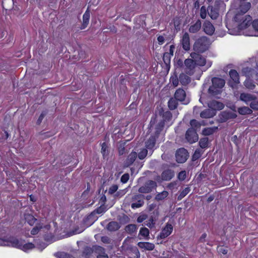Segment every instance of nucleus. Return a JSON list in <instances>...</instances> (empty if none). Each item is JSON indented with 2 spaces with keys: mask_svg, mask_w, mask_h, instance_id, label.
<instances>
[{
  "mask_svg": "<svg viewBox=\"0 0 258 258\" xmlns=\"http://www.w3.org/2000/svg\"><path fill=\"white\" fill-rule=\"evenodd\" d=\"M251 4L249 2L241 4L239 7L240 12L236 14L234 20L236 27H240V29L245 28L251 22L252 18L249 15L244 14L249 10Z\"/></svg>",
  "mask_w": 258,
  "mask_h": 258,
  "instance_id": "obj_1",
  "label": "nucleus"
},
{
  "mask_svg": "<svg viewBox=\"0 0 258 258\" xmlns=\"http://www.w3.org/2000/svg\"><path fill=\"white\" fill-rule=\"evenodd\" d=\"M251 24V22L245 28L240 29V27L233 28H229L228 31L229 34L233 35H244L246 36H258V20H255L252 23V29H250L249 27Z\"/></svg>",
  "mask_w": 258,
  "mask_h": 258,
  "instance_id": "obj_2",
  "label": "nucleus"
},
{
  "mask_svg": "<svg viewBox=\"0 0 258 258\" xmlns=\"http://www.w3.org/2000/svg\"><path fill=\"white\" fill-rule=\"evenodd\" d=\"M7 246L17 248L25 252H28L35 247L34 244L31 242L25 243L24 240H19L14 237H11L8 239Z\"/></svg>",
  "mask_w": 258,
  "mask_h": 258,
  "instance_id": "obj_3",
  "label": "nucleus"
},
{
  "mask_svg": "<svg viewBox=\"0 0 258 258\" xmlns=\"http://www.w3.org/2000/svg\"><path fill=\"white\" fill-rule=\"evenodd\" d=\"M212 85L209 88V93L213 96L220 94L221 89L225 84V80L221 78L215 77L212 79Z\"/></svg>",
  "mask_w": 258,
  "mask_h": 258,
  "instance_id": "obj_4",
  "label": "nucleus"
},
{
  "mask_svg": "<svg viewBox=\"0 0 258 258\" xmlns=\"http://www.w3.org/2000/svg\"><path fill=\"white\" fill-rule=\"evenodd\" d=\"M239 100L246 104H249L254 110H258V100L254 94L248 93H242L239 96Z\"/></svg>",
  "mask_w": 258,
  "mask_h": 258,
  "instance_id": "obj_5",
  "label": "nucleus"
},
{
  "mask_svg": "<svg viewBox=\"0 0 258 258\" xmlns=\"http://www.w3.org/2000/svg\"><path fill=\"white\" fill-rule=\"evenodd\" d=\"M209 45L210 41L209 39L203 36L199 38L195 41L193 45V49L198 53H203L209 48Z\"/></svg>",
  "mask_w": 258,
  "mask_h": 258,
  "instance_id": "obj_6",
  "label": "nucleus"
},
{
  "mask_svg": "<svg viewBox=\"0 0 258 258\" xmlns=\"http://www.w3.org/2000/svg\"><path fill=\"white\" fill-rule=\"evenodd\" d=\"M172 117V114L170 111H166L163 113V120L155 126L156 136H157L162 130L165 122L169 121L171 119Z\"/></svg>",
  "mask_w": 258,
  "mask_h": 258,
  "instance_id": "obj_7",
  "label": "nucleus"
},
{
  "mask_svg": "<svg viewBox=\"0 0 258 258\" xmlns=\"http://www.w3.org/2000/svg\"><path fill=\"white\" fill-rule=\"evenodd\" d=\"M196 63L191 58H187L184 60L183 69L185 73L189 75H192L195 72Z\"/></svg>",
  "mask_w": 258,
  "mask_h": 258,
  "instance_id": "obj_8",
  "label": "nucleus"
},
{
  "mask_svg": "<svg viewBox=\"0 0 258 258\" xmlns=\"http://www.w3.org/2000/svg\"><path fill=\"white\" fill-rule=\"evenodd\" d=\"M175 157L176 161L178 163H184L187 159L188 152L186 149L184 148H180L177 150Z\"/></svg>",
  "mask_w": 258,
  "mask_h": 258,
  "instance_id": "obj_9",
  "label": "nucleus"
},
{
  "mask_svg": "<svg viewBox=\"0 0 258 258\" xmlns=\"http://www.w3.org/2000/svg\"><path fill=\"white\" fill-rule=\"evenodd\" d=\"M144 204V196L142 195H135L132 198L131 207L137 209L142 207Z\"/></svg>",
  "mask_w": 258,
  "mask_h": 258,
  "instance_id": "obj_10",
  "label": "nucleus"
},
{
  "mask_svg": "<svg viewBox=\"0 0 258 258\" xmlns=\"http://www.w3.org/2000/svg\"><path fill=\"white\" fill-rule=\"evenodd\" d=\"M185 139L190 144L196 142L198 140V136L195 129L188 128L185 134Z\"/></svg>",
  "mask_w": 258,
  "mask_h": 258,
  "instance_id": "obj_11",
  "label": "nucleus"
},
{
  "mask_svg": "<svg viewBox=\"0 0 258 258\" xmlns=\"http://www.w3.org/2000/svg\"><path fill=\"white\" fill-rule=\"evenodd\" d=\"M191 58L194 60L196 63V65L197 64L199 66H204L206 63V58L202 56L201 54L197 52H191L190 54Z\"/></svg>",
  "mask_w": 258,
  "mask_h": 258,
  "instance_id": "obj_12",
  "label": "nucleus"
},
{
  "mask_svg": "<svg viewBox=\"0 0 258 258\" xmlns=\"http://www.w3.org/2000/svg\"><path fill=\"white\" fill-rule=\"evenodd\" d=\"M174 97L180 102H183L184 104H187L189 103L188 99H186V93L185 91L181 88L178 89L174 93Z\"/></svg>",
  "mask_w": 258,
  "mask_h": 258,
  "instance_id": "obj_13",
  "label": "nucleus"
},
{
  "mask_svg": "<svg viewBox=\"0 0 258 258\" xmlns=\"http://www.w3.org/2000/svg\"><path fill=\"white\" fill-rule=\"evenodd\" d=\"M132 240V238L127 237L123 242L122 247L124 249L131 250L134 252L137 256L140 255V252L136 247L133 246L130 244L131 241Z\"/></svg>",
  "mask_w": 258,
  "mask_h": 258,
  "instance_id": "obj_14",
  "label": "nucleus"
},
{
  "mask_svg": "<svg viewBox=\"0 0 258 258\" xmlns=\"http://www.w3.org/2000/svg\"><path fill=\"white\" fill-rule=\"evenodd\" d=\"M173 231V226L169 222L167 223L165 227L162 229L159 237L161 239H164L171 234Z\"/></svg>",
  "mask_w": 258,
  "mask_h": 258,
  "instance_id": "obj_15",
  "label": "nucleus"
},
{
  "mask_svg": "<svg viewBox=\"0 0 258 258\" xmlns=\"http://www.w3.org/2000/svg\"><path fill=\"white\" fill-rule=\"evenodd\" d=\"M180 43L182 45V48L185 51H188L190 50V39L189 34L185 32L183 34L182 38L180 40Z\"/></svg>",
  "mask_w": 258,
  "mask_h": 258,
  "instance_id": "obj_16",
  "label": "nucleus"
},
{
  "mask_svg": "<svg viewBox=\"0 0 258 258\" xmlns=\"http://www.w3.org/2000/svg\"><path fill=\"white\" fill-rule=\"evenodd\" d=\"M203 29L204 32L208 35H212L215 32V27L209 21H205L203 24Z\"/></svg>",
  "mask_w": 258,
  "mask_h": 258,
  "instance_id": "obj_17",
  "label": "nucleus"
},
{
  "mask_svg": "<svg viewBox=\"0 0 258 258\" xmlns=\"http://www.w3.org/2000/svg\"><path fill=\"white\" fill-rule=\"evenodd\" d=\"M94 253L97 254V258H108V255L105 253V249L100 246H94Z\"/></svg>",
  "mask_w": 258,
  "mask_h": 258,
  "instance_id": "obj_18",
  "label": "nucleus"
},
{
  "mask_svg": "<svg viewBox=\"0 0 258 258\" xmlns=\"http://www.w3.org/2000/svg\"><path fill=\"white\" fill-rule=\"evenodd\" d=\"M208 105L211 110H221L224 107V105L220 102L217 101L216 100H212L208 103Z\"/></svg>",
  "mask_w": 258,
  "mask_h": 258,
  "instance_id": "obj_19",
  "label": "nucleus"
},
{
  "mask_svg": "<svg viewBox=\"0 0 258 258\" xmlns=\"http://www.w3.org/2000/svg\"><path fill=\"white\" fill-rule=\"evenodd\" d=\"M158 215V211L157 210L153 212V215L151 216V217L146 221L145 225L150 228L153 227Z\"/></svg>",
  "mask_w": 258,
  "mask_h": 258,
  "instance_id": "obj_20",
  "label": "nucleus"
},
{
  "mask_svg": "<svg viewBox=\"0 0 258 258\" xmlns=\"http://www.w3.org/2000/svg\"><path fill=\"white\" fill-rule=\"evenodd\" d=\"M138 246L140 248L149 251L153 250L155 248V245L153 243L148 242H139Z\"/></svg>",
  "mask_w": 258,
  "mask_h": 258,
  "instance_id": "obj_21",
  "label": "nucleus"
},
{
  "mask_svg": "<svg viewBox=\"0 0 258 258\" xmlns=\"http://www.w3.org/2000/svg\"><path fill=\"white\" fill-rule=\"evenodd\" d=\"M174 171L168 169L162 172L161 177L162 180L168 181L171 179L174 176Z\"/></svg>",
  "mask_w": 258,
  "mask_h": 258,
  "instance_id": "obj_22",
  "label": "nucleus"
},
{
  "mask_svg": "<svg viewBox=\"0 0 258 258\" xmlns=\"http://www.w3.org/2000/svg\"><path fill=\"white\" fill-rule=\"evenodd\" d=\"M207 11L211 19L215 20L218 17L219 12L217 9L214 8L213 6H209Z\"/></svg>",
  "mask_w": 258,
  "mask_h": 258,
  "instance_id": "obj_23",
  "label": "nucleus"
},
{
  "mask_svg": "<svg viewBox=\"0 0 258 258\" xmlns=\"http://www.w3.org/2000/svg\"><path fill=\"white\" fill-rule=\"evenodd\" d=\"M201 26H202V23H201V21L199 20L197 21L194 24L191 25L189 27L188 31L190 33H197L200 30V29L201 28Z\"/></svg>",
  "mask_w": 258,
  "mask_h": 258,
  "instance_id": "obj_24",
  "label": "nucleus"
},
{
  "mask_svg": "<svg viewBox=\"0 0 258 258\" xmlns=\"http://www.w3.org/2000/svg\"><path fill=\"white\" fill-rule=\"evenodd\" d=\"M137 157V153L136 152H132L128 156L126 161H125V165L126 166H129L132 165L134 162L135 161Z\"/></svg>",
  "mask_w": 258,
  "mask_h": 258,
  "instance_id": "obj_25",
  "label": "nucleus"
},
{
  "mask_svg": "<svg viewBox=\"0 0 258 258\" xmlns=\"http://www.w3.org/2000/svg\"><path fill=\"white\" fill-rule=\"evenodd\" d=\"M90 19V12L87 10L83 16V23L81 27V29H84L88 26Z\"/></svg>",
  "mask_w": 258,
  "mask_h": 258,
  "instance_id": "obj_26",
  "label": "nucleus"
},
{
  "mask_svg": "<svg viewBox=\"0 0 258 258\" xmlns=\"http://www.w3.org/2000/svg\"><path fill=\"white\" fill-rule=\"evenodd\" d=\"M215 115V111L210 109H205L200 113V116L203 118H211L213 117Z\"/></svg>",
  "mask_w": 258,
  "mask_h": 258,
  "instance_id": "obj_27",
  "label": "nucleus"
},
{
  "mask_svg": "<svg viewBox=\"0 0 258 258\" xmlns=\"http://www.w3.org/2000/svg\"><path fill=\"white\" fill-rule=\"evenodd\" d=\"M156 139L155 136H151L145 143L146 148L149 150L153 149L155 145Z\"/></svg>",
  "mask_w": 258,
  "mask_h": 258,
  "instance_id": "obj_28",
  "label": "nucleus"
},
{
  "mask_svg": "<svg viewBox=\"0 0 258 258\" xmlns=\"http://www.w3.org/2000/svg\"><path fill=\"white\" fill-rule=\"evenodd\" d=\"M24 219L25 221L31 226L33 225L37 220L32 215L29 213H25L24 214Z\"/></svg>",
  "mask_w": 258,
  "mask_h": 258,
  "instance_id": "obj_29",
  "label": "nucleus"
},
{
  "mask_svg": "<svg viewBox=\"0 0 258 258\" xmlns=\"http://www.w3.org/2000/svg\"><path fill=\"white\" fill-rule=\"evenodd\" d=\"M229 76L231 79L235 84H238L239 83V75L236 71L235 70H231L229 72Z\"/></svg>",
  "mask_w": 258,
  "mask_h": 258,
  "instance_id": "obj_30",
  "label": "nucleus"
},
{
  "mask_svg": "<svg viewBox=\"0 0 258 258\" xmlns=\"http://www.w3.org/2000/svg\"><path fill=\"white\" fill-rule=\"evenodd\" d=\"M149 233V230L147 228L142 227L140 230L139 236H141L145 239L149 240L150 239Z\"/></svg>",
  "mask_w": 258,
  "mask_h": 258,
  "instance_id": "obj_31",
  "label": "nucleus"
},
{
  "mask_svg": "<svg viewBox=\"0 0 258 258\" xmlns=\"http://www.w3.org/2000/svg\"><path fill=\"white\" fill-rule=\"evenodd\" d=\"M120 228L119 224L118 222L112 221L108 223L107 228L109 231H114L117 230Z\"/></svg>",
  "mask_w": 258,
  "mask_h": 258,
  "instance_id": "obj_32",
  "label": "nucleus"
},
{
  "mask_svg": "<svg viewBox=\"0 0 258 258\" xmlns=\"http://www.w3.org/2000/svg\"><path fill=\"white\" fill-rule=\"evenodd\" d=\"M179 80L182 85H186L190 82V78L184 74H181L179 75Z\"/></svg>",
  "mask_w": 258,
  "mask_h": 258,
  "instance_id": "obj_33",
  "label": "nucleus"
},
{
  "mask_svg": "<svg viewBox=\"0 0 258 258\" xmlns=\"http://www.w3.org/2000/svg\"><path fill=\"white\" fill-rule=\"evenodd\" d=\"M177 100H176L175 97L171 98L168 102V106L170 110H174L176 109L178 105Z\"/></svg>",
  "mask_w": 258,
  "mask_h": 258,
  "instance_id": "obj_34",
  "label": "nucleus"
},
{
  "mask_svg": "<svg viewBox=\"0 0 258 258\" xmlns=\"http://www.w3.org/2000/svg\"><path fill=\"white\" fill-rule=\"evenodd\" d=\"M217 129L218 127L217 126L207 127L203 130L202 133L205 136H209L213 134Z\"/></svg>",
  "mask_w": 258,
  "mask_h": 258,
  "instance_id": "obj_35",
  "label": "nucleus"
},
{
  "mask_svg": "<svg viewBox=\"0 0 258 258\" xmlns=\"http://www.w3.org/2000/svg\"><path fill=\"white\" fill-rule=\"evenodd\" d=\"M93 252H94V246L92 247H86L82 252V256L85 257L90 256Z\"/></svg>",
  "mask_w": 258,
  "mask_h": 258,
  "instance_id": "obj_36",
  "label": "nucleus"
},
{
  "mask_svg": "<svg viewBox=\"0 0 258 258\" xmlns=\"http://www.w3.org/2000/svg\"><path fill=\"white\" fill-rule=\"evenodd\" d=\"M238 112L240 114L245 115L251 113V110L248 107L243 106L238 108Z\"/></svg>",
  "mask_w": 258,
  "mask_h": 258,
  "instance_id": "obj_37",
  "label": "nucleus"
},
{
  "mask_svg": "<svg viewBox=\"0 0 258 258\" xmlns=\"http://www.w3.org/2000/svg\"><path fill=\"white\" fill-rule=\"evenodd\" d=\"M230 114L226 111L222 112L219 115V120L221 122H224L230 118Z\"/></svg>",
  "mask_w": 258,
  "mask_h": 258,
  "instance_id": "obj_38",
  "label": "nucleus"
},
{
  "mask_svg": "<svg viewBox=\"0 0 258 258\" xmlns=\"http://www.w3.org/2000/svg\"><path fill=\"white\" fill-rule=\"evenodd\" d=\"M168 192L166 190H164L161 192H159L155 197L156 200L159 201L165 199L168 195Z\"/></svg>",
  "mask_w": 258,
  "mask_h": 258,
  "instance_id": "obj_39",
  "label": "nucleus"
},
{
  "mask_svg": "<svg viewBox=\"0 0 258 258\" xmlns=\"http://www.w3.org/2000/svg\"><path fill=\"white\" fill-rule=\"evenodd\" d=\"M137 226L135 224H129L125 228V230L129 234H132L137 230Z\"/></svg>",
  "mask_w": 258,
  "mask_h": 258,
  "instance_id": "obj_40",
  "label": "nucleus"
},
{
  "mask_svg": "<svg viewBox=\"0 0 258 258\" xmlns=\"http://www.w3.org/2000/svg\"><path fill=\"white\" fill-rule=\"evenodd\" d=\"M244 85L246 88L250 90L253 89L255 86L253 81L249 79H246L244 82Z\"/></svg>",
  "mask_w": 258,
  "mask_h": 258,
  "instance_id": "obj_41",
  "label": "nucleus"
},
{
  "mask_svg": "<svg viewBox=\"0 0 258 258\" xmlns=\"http://www.w3.org/2000/svg\"><path fill=\"white\" fill-rule=\"evenodd\" d=\"M42 228V225L41 224L39 223L32 229L31 231V234L33 235L37 234L39 231Z\"/></svg>",
  "mask_w": 258,
  "mask_h": 258,
  "instance_id": "obj_42",
  "label": "nucleus"
},
{
  "mask_svg": "<svg viewBox=\"0 0 258 258\" xmlns=\"http://www.w3.org/2000/svg\"><path fill=\"white\" fill-rule=\"evenodd\" d=\"M199 145L202 148H206L208 145V138L207 137L201 139L199 141Z\"/></svg>",
  "mask_w": 258,
  "mask_h": 258,
  "instance_id": "obj_43",
  "label": "nucleus"
},
{
  "mask_svg": "<svg viewBox=\"0 0 258 258\" xmlns=\"http://www.w3.org/2000/svg\"><path fill=\"white\" fill-rule=\"evenodd\" d=\"M202 151L200 149H197L195 151L194 154L192 156V159L194 161H195L199 158H200L202 155Z\"/></svg>",
  "mask_w": 258,
  "mask_h": 258,
  "instance_id": "obj_44",
  "label": "nucleus"
},
{
  "mask_svg": "<svg viewBox=\"0 0 258 258\" xmlns=\"http://www.w3.org/2000/svg\"><path fill=\"white\" fill-rule=\"evenodd\" d=\"M139 191L141 193H149L151 192V188H149L145 183L144 185L140 187Z\"/></svg>",
  "mask_w": 258,
  "mask_h": 258,
  "instance_id": "obj_45",
  "label": "nucleus"
},
{
  "mask_svg": "<svg viewBox=\"0 0 258 258\" xmlns=\"http://www.w3.org/2000/svg\"><path fill=\"white\" fill-rule=\"evenodd\" d=\"M147 153H148V151H147V149H143L139 153L138 158L142 160L146 157Z\"/></svg>",
  "mask_w": 258,
  "mask_h": 258,
  "instance_id": "obj_46",
  "label": "nucleus"
},
{
  "mask_svg": "<svg viewBox=\"0 0 258 258\" xmlns=\"http://www.w3.org/2000/svg\"><path fill=\"white\" fill-rule=\"evenodd\" d=\"M190 191V188L189 187H185L182 190L179 195L178 199L181 200L182 198L187 195Z\"/></svg>",
  "mask_w": 258,
  "mask_h": 258,
  "instance_id": "obj_47",
  "label": "nucleus"
},
{
  "mask_svg": "<svg viewBox=\"0 0 258 258\" xmlns=\"http://www.w3.org/2000/svg\"><path fill=\"white\" fill-rule=\"evenodd\" d=\"M207 9L205 6H202L200 10V17L203 19H205L207 17Z\"/></svg>",
  "mask_w": 258,
  "mask_h": 258,
  "instance_id": "obj_48",
  "label": "nucleus"
},
{
  "mask_svg": "<svg viewBox=\"0 0 258 258\" xmlns=\"http://www.w3.org/2000/svg\"><path fill=\"white\" fill-rule=\"evenodd\" d=\"M190 124L191 126V128H193L196 130V128H200L201 126V124L196 119H192L190 121Z\"/></svg>",
  "mask_w": 258,
  "mask_h": 258,
  "instance_id": "obj_49",
  "label": "nucleus"
},
{
  "mask_svg": "<svg viewBox=\"0 0 258 258\" xmlns=\"http://www.w3.org/2000/svg\"><path fill=\"white\" fill-rule=\"evenodd\" d=\"M146 184L151 188V191L152 189L157 186V183L153 180H149L146 183Z\"/></svg>",
  "mask_w": 258,
  "mask_h": 258,
  "instance_id": "obj_50",
  "label": "nucleus"
},
{
  "mask_svg": "<svg viewBox=\"0 0 258 258\" xmlns=\"http://www.w3.org/2000/svg\"><path fill=\"white\" fill-rule=\"evenodd\" d=\"M118 186L116 184L112 185L108 189V194L112 195L115 193L118 189Z\"/></svg>",
  "mask_w": 258,
  "mask_h": 258,
  "instance_id": "obj_51",
  "label": "nucleus"
},
{
  "mask_svg": "<svg viewBox=\"0 0 258 258\" xmlns=\"http://www.w3.org/2000/svg\"><path fill=\"white\" fill-rule=\"evenodd\" d=\"M252 69L248 67L243 68L242 70V73L246 76H249Z\"/></svg>",
  "mask_w": 258,
  "mask_h": 258,
  "instance_id": "obj_52",
  "label": "nucleus"
},
{
  "mask_svg": "<svg viewBox=\"0 0 258 258\" xmlns=\"http://www.w3.org/2000/svg\"><path fill=\"white\" fill-rule=\"evenodd\" d=\"M179 81V80L176 76H172L170 78V82H172L174 87H176L178 85Z\"/></svg>",
  "mask_w": 258,
  "mask_h": 258,
  "instance_id": "obj_53",
  "label": "nucleus"
},
{
  "mask_svg": "<svg viewBox=\"0 0 258 258\" xmlns=\"http://www.w3.org/2000/svg\"><path fill=\"white\" fill-rule=\"evenodd\" d=\"M101 153L103 156L107 153V146L105 143H103L101 145Z\"/></svg>",
  "mask_w": 258,
  "mask_h": 258,
  "instance_id": "obj_54",
  "label": "nucleus"
},
{
  "mask_svg": "<svg viewBox=\"0 0 258 258\" xmlns=\"http://www.w3.org/2000/svg\"><path fill=\"white\" fill-rule=\"evenodd\" d=\"M186 177V174L185 171H180L178 176V178L180 180H183Z\"/></svg>",
  "mask_w": 258,
  "mask_h": 258,
  "instance_id": "obj_55",
  "label": "nucleus"
},
{
  "mask_svg": "<svg viewBox=\"0 0 258 258\" xmlns=\"http://www.w3.org/2000/svg\"><path fill=\"white\" fill-rule=\"evenodd\" d=\"M129 179V174H124L121 177L120 180L122 183H126Z\"/></svg>",
  "mask_w": 258,
  "mask_h": 258,
  "instance_id": "obj_56",
  "label": "nucleus"
},
{
  "mask_svg": "<svg viewBox=\"0 0 258 258\" xmlns=\"http://www.w3.org/2000/svg\"><path fill=\"white\" fill-rule=\"evenodd\" d=\"M147 218V216L145 214L140 215L137 219V222L138 223H142Z\"/></svg>",
  "mask_w": 258,
  "mask_h": 258,
  "instance_id": "obj_57",
  "label": "nucleus"
},
{
  "mask_svg": "<svg viewBox=\"0 0 258 258\" xmlns=\"http://www.w3.org/2000/svg\"><path fill=\"white\" fill-rule=\"evenodd\" d=\"M163 60L166 64L169 63L170 59L169 58V54L168 53H165L163 55Z\"/></svg>",
  "mask_w": 258,
  "mask_h": 258,
  "instance_id": "obj_58",
  "label": "nucleus"
},
{
  "mask_svg": "<svg viewBox=\"0 0 258 258\" xmlns=\"http://www.w3.org/2000/svg\"><path fill=\"white\" fill-rule=\"evenodd\" d=\"M46 112H42L39 116L38 120H37V123L40 124L42 120H43L44 116L46 115Z\"/></svg>",
  "mask_w": 258,
  "mask_h": 258,
  "instance_id": "obj_59",
  "label": "nucleus"
},
{
  "mask_svg": "<svg viewBox=\"0 0 258 258\" xmlns=\"http://www.w3.org/2000/svg\"><path fill=\"white\" fill-rule=\"evenodd\" d=\"M101 241L103 242V243H110V239L107 237V236H103L101 238Z\"/></svg>",
  "mask_w": 258,
  "mask_h": 258,
  "instance_id": "obj_60",
  "label": "nucleus"
},
{
  "mask_svg": "<svg viewBox=\"0 0 258 258\" xmlns=\"http://www.w3.org/2000/svg\"><path fill=\"white\" fill-rule=\"evenodd\" d=\"M157 40L159 44L161 45L164 42V38L162 36H159Z\"/></svg>",
  "mask_w": 258,
  "mask_h": 258,
  "instance_id": "obj_61",
  "label": "nucleus"
},
{
  "mask_svg": "<svg viewBox=\"0 0 258 258\" xmlns=\"http://www.w3.org/2000/svg\"><path fill=\"white\" fill-rule=\"evenodd\" d=\"M125 194V190H120L116 192V196L122 197Z\"/></svg>",
  "mask_w": 258,
  "mask_h": 258,
  "instance_id": "obj_62",
  "label": "nucleus"
},
{
  "mask_svg": "<svg viewBox=\"0 0 258 258\" xmlns=\"http://www.w3.org/2000/svg\"><path fill=\"white\" fill-rule=\"evenodd\" d=\"M207 237V234L203 233L199 239V241L201 242H204L205 241L206 238Z\"/></svg>",
  "mask_w": 258,
  "mask_h": 258,
  "instance_id": "obj_63",
  "label": "nucleus"
},
{
  "mask_svg": "<svg viewBox=\"0 0 258 258\" xmlns=\"http://www.w3.org/2000/svg\"><path fill=\"white\" fill-rule=\"evenodd\" d=\"M8 245V239L3 240L0 239V246H7Z\"/></svg>",
  "mask_w": 258,
  "mask_h": 258,
  "instance_id": "obj_64",
  "label": "nucleus"
}]
</instances>
